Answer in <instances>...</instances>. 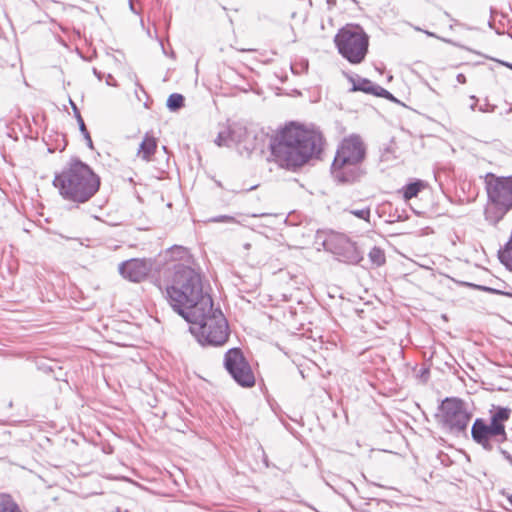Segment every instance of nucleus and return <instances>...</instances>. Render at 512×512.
<instances>
[{"mask_svg":"<svg viewBox=\"0 0 512 512\" xmlns=\"http://www.w3.org/2000/svg\"><path fill=\"white\" fill-rule=\"evenodd\" d=\"M323 136L315 130L291 123L270 141L273 160L282 168L296 170L320 155Z\"/></svg>","mask_w":512,"mask_h":512,"instance_id":"obj_1","label":"nucleus"},{"mask_svg":"<svg viewBox=\"0 0 512 512\" xmlns=\"http://www.w3.org/2000/svg\"><path fill=\"white\" fill-rule=\"evenodd\" d=\"M166 297L173 310L182 317L198 306H207L211 299L209 294L203 292L200 274L183 263L173 266L166 285Z\"/></svg>","mask_w":512,"mask_h":512,"instance_id":"obj_2","label":"nucleus"},{"mask_svg":"<svg viewBox=\"0 0 512 512\" xmlns=\"http://www.w3.org/2000/svg\"><path fill=\"white\" fill-rule=\"evenodd\" d=\"M61 196L69 201L85 203L100 187V178L84 162L71 159L53 181Z\"/></svg>","mask_w":512,"mask_h":512,"instance_id":"obj_3","label":"nucleus"},{"mask_svg":"<svg viewBox=\"0 0 512 512\" xmlns=\"http://www.w3.org/2000/svg\"><path fill=\"white\" fill-rule=\"evenodd\" d=\"M190 325V332L202 345L221 346L229 336L227 321L220 309L213 307L212 298L207 306L189 310L183 317Z\"/></svg>","mask_w":512,"mask_h":512,"instance_id":"obj_4","label":"nucleus"},{"mask_svg":"<svg viewBox=\"0 0 512 512\" xmlns=\"http://www.w3.org/2000/svg\"><path fill=\"white\" fill-rule=\"evenodd\" d=\"M366 158V145L359 135L345 137L336 150L331 175L340 184H352L365 174L362 165Z\"/></svg>","mask_w":512,"mask_h":512,"instance_id":"obj_5","label":"nucleus"},{"mask_svg":"<svg viewBox=\"0 0 512 512\" xmlns=\"http://www.w3.org/2000/svg\"><path fill=\"white\" fill-rule=\"evenodd\" d=\"M485 182L489 201L485 209V219L496 225L512 210V176L489 173Z\"/></svg>","mask_w":512,"mask_h":512,"instance_id":"obj_6","label":"nucleus"},{"mask_svg":"<svg viewBox=\"0 0 512 512\" xmlns=\"http://www.w3.org/2000/svg\"><path fill=\"white\" fill-rule=\"evenodd\" d=\"M334 42L338 52L351 64L364 61L369 46V37L359 25L348 24L341 28Z\"/></svg>","mask_w":512,"mask_h":512,"instance_id":"obj_7","label":"nucleus"},{"mask_svg":"<svg viewBox=\"0 0 512 512\" xmlns=\"http://www.w3.org/2000/svg\"><path fill=\"white\" fill-rule=\"evenodd\" d=\"M444 425L452 433L465 432L472 414L466 403L458 398H446L441 406Z\"/></svg>","mask_w":512,"mask_h":512,"instance_id":"obj_8","label":"nucleus"},{"mask_svg":"<svg viewBox=\"0 0 512 512\" xmlns=\"http://www.w3.org/2000/svg\"><path fill=\"white\" fill-rule=\"evenodd\" d=\"M473 440L485 450L491 451L507 440L504 425L487 424L485 420L477 418L471 429Z\"/></svg>","mask_w":512,"mask_h":512,"instance_id":"obj_9","label":"nucleus"},{"mask_svg":"<svg viewBox=\"0 0 512 512\" xmlns=\"http://www.w3.org/2000/svg\"><path fill=\"white\" fill-rule=\"evenodd\" d=\"M224 366L239 385L242 387L254 386V374L240 349L232 348L226 352Z\"/></svg>","mask_w":512,"mask_h":512,"instance_id":"obj_10","label":"nucleus"},{"mask_svg":"<svg viewBox=\"0 0 512 512\" xmlns=\"http://www.w3.org/2000/svg\"><path fill=\"white\" fill-rule=\"evenodd\" d=\"M153 261L151 259H130L119 265V272L131 282H141L152 271Z\"/></svg>","mask_w":512,"mask_h":512,"instance_id":"obj_11","label":"nucleus"},{"mask_svg":"<svg viewBox=\"0 0 512 512\" xmlns=\"http://www.w3.org/2000/svg\"><path fill=\"white\" fill-rule=\"evenodd\" d=\"M336 246L334 253L343 257L344 261L356 264L362 260L356 244L344 235L335 236Z\"/></svg>","mask_w":512,"mask_h":512,"instance_id":"obj_12","label":"nucleus"},{"mask_svg":"<svg viewBox=\"0 0 512 512\" xmlns=\"http://www.w3.org/2000/svg\"><path fill=\"white\" fill-rule=\"evenodd\" d=\"M349 81L352 83L351 91L353 92L361 91L387 99H391L393 97L389 91L379 85L374 84L372 81L366 78H361L359 76L350 77Z\"/></svg>","mask_w":512,"mask_h":512,"instance_id":"obj_13","label":"nucleus"},{"mask_svg":"<svg viewBox=\"0 0 512 512\" xmlns=\"http://www.w3.org/2000/svg\"><path fill=\"white\" fill-rule=\"evenodd\" d=\"M165 258L172 264V267L176 264L183 263L189 266L191 262V255L189 251L183 246H174L168 249L165 253Z\"/></svg>","mask_w":512,"mask_h":512,"instance_id":"obj_14","label":"nucleus"},{"mask_svg":"<svg viewBox=\"0 0 512 512\" xmlns=\"http://www.w3.org/2000/svg\"><path fill=\"white\" fill-rule=\"evenodd\" d=\"M156 147V139L152 136L146 135L139 146L138 155L142 159L149 161L151 156L155 153Z\"/></svg>","mask_w":512,"mask_h":512,"instance_id":"obj_15","label":"nucleus"},{"mask_svg":"<svg viewBox=\"0 0 512 512\" xmlns=\"http://www.w3.org/2000/svg\"><path fill=\"white\" fill-rule=\"evenodd\" d=\"M0 512H22V510L11 494L1 492Z\"/></svg>","mask_w":512,"mask_h":512,"instance_id":"obj_16","label":"nucleus"},{"mask_svg":"<svg viewBox=\"0 0 512 512\" xmlns=\"http://www.w3.org/2000/svg\"><path fill=\"white\" fill-rule=\"evenodd\" d=\"M426 187V182L416 180L403 187V198L408 201L416 197Z\"/></svg>","mask_w":512,"mask_h":512,"instance_id":"obj_17","label":"nucleus"},{"mask_svg":"<svg viewBox=\"0 0 512 512\" xmlns=\"http://www.w3.org/2000/svg\"><path fill=\"white\" fill-rule=\"evenodd\" d=\"M511 410L509 408L498 407L491 416V423L494 425H504L510 417Z\"/></svg>","mask_w":512,"mask_h":512,"instance_id":"obj_18","label":"nucleus"},{"mask_svg":"<svg viewBox=\"0 0 512 512\" xmlns=\"http://www.w3.org/2000/svg\"><path fill=\"white\" fill-rule=\"evenodd\" d=\"M227 127L229 135H231L232 144L240 143L246 134V129L239 124H233Z\"/></svg>","mask_w":512,"mask_h":512,"instance_id":"obj_19","label":"nucleus"},{"mask_svg":"<svg viewBox=\"0 0 512 512\" xmlns=\"http://www.w3.org/2000/svg\"><path fill=\"white\" fill-rule=\"evenodd\" d=\"M368 257H369V260L371 261V263L376 267L382 266L386 261L385 253L379 247H373L370 250Z\"/></svg>","mask_w":512,"mask_h":512,"instance_id":"obj_20","label":"nucleus"},{"mask_svg":"<svg viewBox=\"0 0 512 512\" xmlns=\"http://www.w3.org/2000/svg\"><path fill=\"white\" fill-rule=\"evenodd\" d=\"M184 106V97L181 94L173 93L167 99V107L170 111H177Z\"/></svg>","mask_w":512,"mask_h":512,"instance_id":"obj_21","label":"nucleus"},{"mask_svg":"<svg viewBox=\"0 0 512 512\" xmlns=\"http://www.w3.org/2000/svg\"><path fill=\"white\" fill-rule=\"evenodd\" d=\"M215 143L218 145V146H231L233 145L232 144V140H231V135H229V131H228V127H224L222 128L216 139H215Z\"/></svg>","mask_w":512,"mask_h":512,"instance_id":"obj_22","label":"nucleus"},{"mask_svg":"<svg viewBox=\"0 0 512 512\" xmlns=\"http://www.w3.org/2000/svg\"><path fill=\"white\" fill-rule=\"evenodd\" d=\"M350 212L354 216L369 222V218H370V209L369 208L351 210Z\"/></svg>","mask_w":512,"mask_h":512,"instance_id":"obj_23","label":"nucleus"},{"mask_svg":"<svg viewBox=\"0 0 512 512\" xmlns=\"http://www.w3.org/2000/svg\"><path fill=\"white\" fill-rule=\"evenodd\" d=\"M73 105V109L76 113V118H77V121H78V124H79V128H80V131L82 132L83 135H85L86 133H89L86 129V126H85V123H84V120L83 118L81 117L79 111L77 110L76 106L72 103Z\"/></svg>","mask_w":512,"mask_h":512,"instance_id":"obj_24","label":"nucleus"},{"mask_svg":"<svg viewBox=\"0 0 512 512\" xmlns=\"http://www.w3.org/2000/svg\"><path fill=\"white\" fill-rule=\"evenodd\" d=\"M210 221L214 222V223H219V222L235 223L236 222L234 217L228 216V215H221V216L213 217L210 219Z\"/></svg>","mask_w":512,"mask_h":512,"instance_id":"obj_25","label":"nucleus"},{"mask_svg":"<svg viewBox=\"0 0 512 512\" xmlns=\"http://www.w3.org/2000/svg\"><path fill=\"white\" fill-rule=\"evenodd\" d=\"M85 140L87 141V145L92 148L93 147V144H92V139L90 137V134L89 133H86L85 135H83Z\"/></svg>","mask_w":512,"mask_h":512,"instance_id":"obj_26","label":"nucleus"},{"mask_svg":"<svg viewBox=\"0 0 512 512\" xmlns=\"http://www.w3.org/2000/svg\"><path fill=\"white\" fill-rule=\"evenodd\" d=\"M457 81L460 83V84H464L466 83V77L464 74H458L457 75Z\"/></svg>","mask_w":512,"mask_h":512,"instance_id":"obj_27","label":"nucleus"},{"mask_svg":"<svg viewBox=\"0 0 512 512\" xmlns=\"http://www.w3.org/2000/svg\"><path fill=\"white\" fill-rule=\"evenodd\" d=\"M471 100L473 101V103L470 105V108L471 110H475L477 99L475 98V96H471Z\"/></svg>","mask_w":512,"mask_h":512,"instance_id":"obj_28","label":"nucleus"},{"mask_svg":"<svg viewBox=\"0 0 512 512\" xmlns=\"http://www.w3.org/2000/svg\"><path fill=\"white\" fill-rule=\"evenodd\" d=\"M501 453H502V454H503L507 459H509V460L511 461V463H512V457H511V456H510L506 451L501 450Z\"/></svg>","mask_w":512,"mask_h":512,"instance_id":"obj_29","label":"nucleus"},{"mask_svg":"<svg viewBox=\"0 0 512 512\" xmlns=\"http://www.w3.org/2000/svg\"><path fill=\"white\" fill-rule=\"evenodd\" d=\"M500 63L508 68H510L512 70V64L511 63H508V62H504V61H500Z\"/></svg>","mask_w":512,"mask_h":512,"instance_id":"obj_30","label":"nucleus"},{"mask_svg":"<svg viewBox=\"0 0 512 512\" xmlns=\"http://www.w3.org/2000/svg\"><path fill=\"white\" fill-rule=\"evenodd\" d=\"M129 5H130V9L134 12L135 10H134V6H133V3H132V0H130Z\"/></svg>","mask_w":512,"mask_h":512,"instance_id":"obj_31","label":"nucleus"},{"mask_svg":"<svg viewBox=\"0 0 512 512\" xmlns=\"http://www.w3.org/2000/svg\"><path fill=\"white\" fill-rule=\"evenodd\" d=\"M508 501L512 505V494L508 496Z\"/></svg>","mask_w":512,"mask_h":512,"instance_id":"obj_32","label":"nucleus"},{"mask_svg":"<svg viewBox=\"0 0 512 512\" xmlns=\"http://www.w3.org/2000/svg\"><path fill=\"white\" fill-rule=\"evenodd\" d=\"M249 247H250V244H249V243L245 244V248H246V249H248Z\"/></svg>","mask_w":512,"mask_h":512,"instance_id":"obj_33","label":"nucleus"}]
</instances>
